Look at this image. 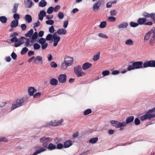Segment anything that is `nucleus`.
Instances as JSON below:
<instances>
[{"instance_id": "obj_53", "label": "nucleus", "mask_w": 155, "mask_h": 155, "mask_svg": "<svg viewBox=\"0 0 155 155\" xmlns=\"http://www.w3.org/2000/svg\"><path fill=\"white\" fill-rule=\"evenodd\" d=\"M127 70L128 71H130L131 70L135 69L134 67L133 63H132V65H129L127 68Z\"/></svg>"}, {"instance_id": "obj_12", "label": "nucleus", "mask_w": 155, "mask_h": 155, "mask_svg": "<svg viewBox=\"0 0 155 155\" xmlns=\"http://www.w3.org/2000/svg\"><path fill=\"white\" fill-rule=\"evenodd\" d=\"M46 15V12L44 10L41 11L38 14V19L40 20H42L43 19V17Z\"/></svg>"}, {"instance_id": "obj_61", "label": "nucleus", "mask_w": 155, "mask_h": 155, "mask_svg": "<svg viewBox=\"0 0 155 155\" xmlns=\"http://www.w3.org/2000/svg\"><path fill=\"white\" fill-rule=\"evenodd\" d=\"M21 28L22 31L25 30L27 28V26L25 24H23L21 25Z\"/></svg>"}, {"instance_id": "obj_39", "label": "nucleus", "mask_w": 155, "mask_h": 155, "mask_svg": "<svg viewBox=\"0 0 155 155\" xmlns=\"http://www.w3.org/2000/svg\"><path fill=\"white\" fill-rule=\"evenodd\" d=\"M98 140V139L97 137L93 138L90 140L89 142L92 143H94L97 141Z\"/></svg>"}, {"instance_id": "obj_10", "label": "nucleus", "mask_w": 155, "mask_h": 155, "mask_svg": "<svg viewBox=\"0 0 155 155\" xmlns=\"http://www.w3.org/2000/svg\"><path fill=\"white\" fill-rule=\"evenodd\" d=\"M67 79V76L64 74H61L58 78L59 81L61 83H64Z\"/></svg>"}, {"instance_id": "obj_17", "label": "nucleus", "mask_w": 155, "mask_h": 155, "mask_svg": "<svg viewBox=\"0 0 155 155\" xmlns=\"http://www.w3.org/2000/svg\"><path fill=\"white\" fill-rule=\"evenodd\" d=\"M45 149L43 147H38L37 150L32 155H37L38 154L45 151Z\"/></svg>"}, {"instance_id": "obj_5", "label": "nucleus", "mask_w": 155, "mask_h": 155, "mask_svg": "<svg viewBox=\"0 0 155 155\" xmlns=\"http://www.w3.org/2000/svg\"><path fill=\"white\" fill-rule=\"evenodd\" d=\"M143 68L155 67V60L146 61L143 63Z\"/></svg>"}, {"instance_id": "obj_1", "label": "nucleus", "mask_w": 155, "mask_h": 155, "mask_svg": "<svg viewBox=\"0 0 155 155\" xmlns=\"http://www.w3.org/2000/svg\"><path fill=\"white\" fill-rule=\"evenodd\" d=\"M155 107L149 110L145 114L142 115L140 117V120L143 121L145 120L150 119L155 117Z\"/></svg>"}, {"instance_id": "obj_47", "label": "nucleus", "mask_w": 155, "mask_h": 155, "mask_svg": "<svg viewBox=\"0 0 155 155\" xmlns=\"http://www.w3.org/2000/svg\"><path fill=\"white\" fill-rule=\"evenodd\" d=\"M116 19V18L115 17L111 16L108 18V21L109 22H113L115 21Z\"/></svg>"}, {"instance_id": "obj_19", "label": "nucleus", "mask_w": 155, "mask_h": 155, "mask_svg": "<svg viewBox=\"0 0 155 155\" xmlns=\"http://www.w3.org/2000/svg\"><path fill=\"white\" fill-rule=\"evenodd\" d=\"M91 66V64L89 62H86L83 64L82 68L83 70H86L90 68Z\"/></svg>"}, {"instance_id": "obj_8", "label": "nucleus", "mask_w": 155, "mask_h": 155, "mask_svg": "<svg viewBox=\"0 0 155 155\" xmlns=\"http://www.w3.org/2000/svg\"><path fill=\"white\" fill-rule=\"evenodd\" d=\"M33 63L36 64H42L43 63L42 57L40 56H38L35 58Z\"/></svg>"}, {"instance_id": "obj_35", "label": "nucleus", "mask_w": 155, "mask_h": 155, "mask_svg": "<svg viewBox=\"0 0 155 155\" xmlns=\"http://www.w3.org/2000/svg\"><path fill=\"white\" fill-rule=\"evenodd\" d=\"M151 13H148L146 12H144L142 13V15L144 18H149L150 17L151 18Z\"/></svg>"}, {"instance_id": "obj_62", "label": "nucleus", "mask_w": 155, "mask_h": 155, "mask_svg": "<svg viewBox=\"0 0 155 155\" xmlns=\"http://www.w3.org/2000/svg\"><path fill=\"white\" fill-rule=\"evenodd\" d=\"M8 140L5 137H0V142H2V141H4V142H7L8 141Z\"/></svg>"}, {"instance_id": "obj_42", "label": "nucleus", "mask_w": 155, "mask_h": 155, "mask_svg": "<svg viewBox=\"0 0 155 155\" xmlns=\"http://www.w3.org/2000/svg\"><path fill=\"white\" fill-rule=\"evenodd\" d=\"M107 25V23L105 21L102 22L99 25L101 28H105Z\"/></svg>"}, {"instance_id": "obj_3", "label": "nucleus", "mask_w": 155, "mask_h": 155, "mask_svg": "<svg viewBox=\"0 0 155 155\" xmlns=\"http://www.w3.org/2000/svg\"><path fill=\"white\" fill-rule=\"evenodd\" d=\"M52 140V139L50 137H44L40 139V142L42 143V146L45 147H47L49 142H51Z\"/></svg>"}, {"instance_id": "obj_32", "label": "nucleus", "mask_w": 155, "mask_h": 155, "mask_svg": "<svg viewBox=\"0 0 155 155\" xmlns=\"http://www.w3.org/2000/svg\"><path fill=\"white\" fill-rule=\"evenodd\" d=\"M148 32L150 35H152L151 37H155V28L153 27Z\"/></svg>"}, {"instance_id": "obj_30", "label": "nucleus", "mask_w": 155, "mask_h": 155, "mask_svg": "<svg viewBox=\"0 0 155 155\" xmlns=\"http://www.w3.org/2000/svg\"><path fill=\"white\" fill-rule=\"evenodd\" d=\"M48 150H52L56 149V146L52 143H50L47 147Z\"/></svg>"}, {"instance_id": "obj_14", "label": "nucleus", "mask_w": 155, "mask_h": 155, "mask_svg": "<svg viewBox=\"0 0 155 155\" xmlns=\"http://www.w3.org/2000/svg\"><path fill=\"white\" fill-rule=\"evenodd\" d=\"M37 91L36 89L33 87H30L28 89V92L30 96L34 95V93Z\"/></svg>"}, {"instance_id": "obj_26", "label": "nucleus", "mask_w": 155, "mask_h": 155, "mask_svg": "<svg viewBox=\"0 0 155 155\" xmlns=\"http://www.w3.org/2000/svg\"><path fill=\"white\" fill-rule=\"evenodd\" d=\"M134 117L133 116H131L127 117L126 120V122L127 124H129L132 122L134 120Z\"/></svg>"}, {"instance_id": "obj_49", "label": "nucleus", "mask_w": 155, "mask_h": 155, "mask_svg": "<svg viewBox=\"0 0 155 155\" xmlns=\"http://www.w3.org/2000/svg\"><path fill=\"white\" fill-rule=\"evenodd\" d=\"M64 147V144L61 143H58L56 146V148L58 149H62Z\"/></svg>"}, {"instance_id": "obj_23", "label": "nucleus", "mask_w": 155, "mask_h": 155, "mask_svg": "<svg viewBox=\"0 0 155 155\" xmlns=\"http://www.w3.org/2000/svg\"><path fill=\"white\" fill-rule=\"evenodd\" d=\"M25 6L28 8L31 7L32 5V2L31 0H27L26 2H25Z\"/></svg>"}, {"instance_id": "obj_31", "label": "nucleus", "mask_w": 155, "mask_h": 155, "mask_svg": "<svg viewBox=\"0 0 155 155\" xmlns=\"http://www.w3.org/2000/svg\"><path fill=\"white\" fill-rule=\"evenodd\" d=\"M18 4L15 3L14 5L13 8L12 9V12L13 13H16L18 11Z\"/></svg>"}, {"instance_id": "obj_22", "label": "nucleus", "mask_w": 155, "mask_h": 155, "mask_svg": "<svg viewBox=\"0 0 155 155\" xmlns=\"http://www.w3.org/2000/svg\"><path fill=\"white\" fill-rule=\"evenodd\" d=\"M54 39L53 45L54 46H56L58 44V42L60 41V38L59 36L56 37H55L54 36V38H53Z\"/></svg>"}, {"instance_id": "obj_51", "label": "nucleus", "mask_w": 155, "mask_h": 155, "mask_svg": "<svg viewBox=\"0 0 155 155\" xmlns=\"http://www.w3.org/2000/svg\"><path fill=\"white\" fill-rule=\"evenodd\" d=\"M91 110L90 109H88L84 111V114L86 115L91 114Z\"/></svg>"}, {"instance_id": "obj_63", "label": "nucleus", "mask_w": 155, "mask_h": 155, "mask_svg": "<svg viewBox=\"0 0 155 155\" xmlns=\"http://www.w3.org/2000/svg\"><path fill=\"white\" fill-rule=\"evenodd\" d=\"M110 14L111 16H116L117 15V13L115 10H111L110 12Z\"/></svg>"}, {"instance_id": "obj_11", "label": "nucleus", "mask_w": 155, "mask_h": 155, "mask_svg": "<svg viewBox=\"0 0 155 155\" xmlns=\"http://www.w3.org/2000/svg\"><path fill=\"white\" fill-rule=\"evenodd\" d=\"M24 38H23L22 37H21V38L19 39H18V40L17 42V43H15L14 45L15 47H17L21 45L24 43Z\"/></svg>"}, {"instance_id": "obj_58", "label": "nucleus", "mask_w": 155, "mask_h": 155, "mask_svg": "<svg viewBox=\"0 0 155 155\" xmlns=\"http://www.w3.org/2000/svg\"><path fill=\"white\" fill-rule=\"evenodd\" d=\"M13 18L15 20H18L20 18V16L18 14L15 13L13 15Z\"/></svg>"}, {"instance_id": "obj_16", "label": "nucleus", "mask_w": 155, "mask_h": 155, "mask_svg": "<svg viewBox=\"0 0 155 155\" xmlns=\"http://www.w3.org/2000/svg\"><path fill=\"white\" fill-rule=\"evenodd\" d=\"M30 40V42L33 43L35 42V40L37 39L38 37V33L37 32H35L34 33H33L32 36Z\"/></svg>"}, {"instance_id": "obj_54", "label": "nucleus", "mask_w": 155, "mask_h": 155, "mask_svg": "<svg viewBox=\"0 0 155 155\" xmlns=\"http://www.w3.org/2000/svg\"><path fill=\"white\" fill-rule=\"evenodd\" d=\"M46 23L47 25H52L54 24V21L53 20H49L46 21Z\"/></svg>"}, {"instance_id": "obj_2", "label": "nucleus", "mask_w": 155, "mask_h": 155, "mask_svg": "<svg viewBox=\"0 0 155 155\" xmlns=\"http://www.w3.org/2000/svg\"><path fill=\"white\" fill-rule=\"evenodd\" d=\"M27 99V97H25L19 98L17 99L15 102H13L11 107V110H14L18 107L23 105L24 101Z\"/></svg>"}, {"instance_id": "obj_33", "label": "nucleus", "mask_w": 155, "mask_h": 155, "mask_svg": "<svg viewBox=\"0 0 155 155\" xmlns=\"http://www.w3.org/2000/svg\"><path fill=\"white\" fill-rule=\"evenodd\" d=\"M47 4L45 0H41L39 2V6L40 7H45Z\"/></svg>"}, {"instance_id": "obj_38", "label": "nucleus", "mask_w": 155, "mask_h": 155, "mask_svg": "<svg viewBox=\"0 0 155 155\" xmlns=\"http://www.w3.org/2000/svg\"><path fill=\"white\" fill-rule=\"evenodd\" d=\"M100 53L98 52L97 54L93 56V60L94 61H95L98 60L100 58Z\"/></svg>"}, {"instance_id": "obj_52", "label": "nucleus", "mask_w": 155, "mask_h": 155, "mask_svg": "<svg viewBox=\"0 0 155 155\" xmlns=\"http://www.w3.org/2000/svg\"><path fill=\"white\" fill-rule=\"evenodd\" d=\"M150 35L148 32L145 35L144 38V40L145 41L148 40L150 38Z\"/></svg>"}, {"instance_id": "obj_64", "label": "nucleus", "mask_w": 155, "mask_h": 155, "mask_svg": "<svg viewBox=\"0 0 155 155\" xmlns=\"http://www.w3.org/2000/svg\"><path fill=\"white\" fill-rule=\"evenodd\" d=\"M48 46V44L45 43L44 44L41 45V47L42 49H45L47 48Z\"/></svg>"}, {"instance_id": "obj_6", "label": "nucleus", "mask_w": 155, "mask_h": 155, "mask_svg": "<svg viewBox=\"0 0 155 155\" xmlns=\"http://www.w3.org/2000/svg\"><path fill=\"white\" fill-rule=\"evenodd\" d=\"M135 69L142 68L143 67V63L141 61L134 62L133 63Z\"/></svg>"}, {"instance_id": "obj_36", "label": "nucleus", "mask_w": 155, "mask_h": 155, "mask_svg": "<svg viewBox=\"0 0 155 155\" xmlns=\"http://www.w3.org/2000/svg\"><path fill=\"white\" fill-rule=\"evenodd\" d=\"M0 21L3 23H5L7 22V18L5 16H1L0 17Z\"/></svg>"}, {"instance_id": "obj_48", "label": "nucleus", "mask_w": 155, "mask_h": 155, "mask_svg": "<svg viewBox=\"0 0 155 155\" xmlns=\"http://www.w3.org/2000/svg\"><path fill=\"white\" fill-rule=\"evenodd\" d=\"M98 35L99 37L104 38L107 39L108 38V37L106 35L102 33H99Z\"/></svg>"}, {"instance_id": "obj_44", "label": "nucleus", "mask_w": 155, "mask_h": 155, "mask_svg": "<svg viewBox=\"0 0 155 155\" xmlns=\"http://www.w3.org/2000/svg\"><path fill=\"white\" fill-rule=\"evenodd\" d=\"M130 25L132 27H136L138 26V24L137 23H135L133 21H131L130 23Z\"/></svg>"}, {"instance_id": "obj_46", "label": "nucleus", "mask_w": 155, "mask_h": 155, "mask_svg": "<svg viewBox=\"0 0 155 155\" xmlns=\"http://www.w3.org/2000/svg\"><path fill=\"white\" fill-rule=\"evenodd\" d=\"M54 8L52 7H49L47 10V13L48 14H51L54 10Z\"/></svg>"}, {"instance_id": "obj_15", "label": "nucleus", "mask_w": 155, "mask_h": 155, "mask_svg": "<svg viewBox=\"0 0 155 155\" xmlns=\"http://www.w3.org/2000/svg\"><path fill=\"white\" fill-rule=\"evenodd\" d=\"M128 24L127 22H124L120 24L117 26L119 29L126 28L128 26Z\"/></svg>"}, {"instance_id": "obj_21", "label": "nucleus", "mask_w": 155, "mask_h": 155, "mask_svg": "<svg viewBox=\"0 0 155 155\" xmlns=\"http://www.w3.org/2000/svg\"><path fill=\"white\" fill-rule=\"evenodd\" d=\"M62 119H61V121L59 120L56 121L54 122H52L49 123V125L50 126H57L61 124L62 123Z\"/></svg>"}, {"instance_id": "obj_57", "label": "nucleus", "mask_w": 155, "mask_h": 155, "mask_svg": "<svg viewBox=\"0 0 155 155\" xmlns=\"http://www.w3.org/2000/svg\"><path fill=\"white\" fill-rule=\"evenodd\" d=\"M134 122L136 125H137L140 124V121L139 118H136L134 120Z\"/></svg>"}, {"instance_id": "obj_40", "label": "nucleus", "mask_w": 155, "mask_h": 155, "mask_svg": "<svg viewBox=\"0 0 155 155\" xmlns=\"http://www.w3.org/2000/svg\"><path fill=\"white\" fill-rule=\"evenodd\" d=\"M33 48L34 50H38L40 48L41 46L38 44L35 43L33 45Z\"/></svg>"}, {"instance_id": "obj_28", "label": "nucleus", "mask_w": 155, "mask_h": 155, "mask_svg": "<svg viewBox=\"0 0 155 155\" xmlns=\"http://www.w3.org/2000/svg\"><path fill=\"white\" fill-rule=\"evenodd\" d=\"M24 39L26 40V41L25 42V46L26 47H28L29 46H31L32 45V44H30L29 42L30 41L29 38H26L24 37H22Z\"/></svg>"}, {"instance_id": "obj_13", "label": "nucleus", "mask_w": 155, "mask_h": 155, "mask_svg": "<svg viewBox=\"0 0 155 155\" xmlns=\"http://www.w3.org/2000/svg\"><path fill=\"white\" fill-rule=\"evenodd\" d=\"M72 144V141L71 140H67L64 143V147L65 148H67L70 147Z\"/></svg>"}, {"instance_id": "obj_60", "label": "nucleus", "mask_w": 155, "mask_h": 155, "mask_svg": "<svg viewBox=\"0 0 155 155\" xmlns=\"http://www.w3.org/2000/svg\"><path fill=\"white\" fill-rule=\"evenodd\" d=\"M110 72L108 70H106L104 71H103L102 73V74L104 76H106L108 75L109 74Z\"/></svg>"}, {"instance_id": "obj_27", "label": "nucleus", "mask_w": 155, "mask_h": 155, "mask_svg": "<svg viewBox=\"0 0 155 155\" xmlns=\"http://www.w3.org/2000/svg\"><path fill=\"white\" fill-rule=\"evenodd\" d=\"M149 44L150 46H154L155 45V37H151L149 40Z\"/></svg>"}, {"instance_id": "obj_43", "label": "nucleus", "mask_w": 155, "mask_h": 155, "mask_svg": "<svg viewBox=\"0 0 155 155\" xmlns=\"http://www.w3.org/2000/svg\"><path fill=\"white\" fill-rule=\"evenodd\" d=\"M68 65L64 61L62 64L61 65V68L63 70L66 69L67 67L68 66Z\"/></svg>"}, {"instance_id": "obj_37", "label": "nucleus", "mask_w": 155, "mask_h": 155, "mask_svg": "<svg viewBox=\"0 0 155 155\" xmlns=\"http://www.w3.org/2000/svg\"><path fill=\"white\" fill-rule=\"evenodd\" d=\"M125 44L127 45H133V41L131 39H128L125 41Z\"/></svg>"}, {"instance_id": "obj_25", "label": "nucleus", "mask_w": 155, "mask_h": 155, "mask_svg": "<svg viewBox=\"0 0 155 155\" xmlns=\"http://www.w3.org/2000/svg\"><path fill=\"white\" fill-rule=\"evenodd\" d=\"M66 32V30L64 28H61L57 31V33L58 35H65Z\"/></svg>"}, {"instance_id": "obj_24", "label": "nucleus", "mask_w": 155, "mask_h": 155, "mask_svg": "<svg viewBox=\"0 0 155 155\" xmlns=\"http://www.w3.org/2000/svg\"><path fill=\"white\" fill-rule=\"evenodd\" d=\"M24 18L26 21L28 23H30L32 21V18L31 16L29 15H26Z\"/></svg>"}, {"instance_id": "obj_7", "label": "nucleus", "mask_w": 155, "mask_h": 155, "mask_svg": "<svg viewBox=\"0 0 155 155\" xmlns=\"http://www.w3.org/2000/svg\"><path fill=\"white\" fill-rule=\"evenodd\" d=\"M102 2L101 0H99L97 2L95 3L93 5V10L94 11H96L98 10L100 6L101 5Z\"/></svg>"}, {"instance_id": "obj_55", "label": "nucleus", "mask_w": 155, "mask_h": 155, "mask_svg": "<svg viewBox=\"0 0 155 155\" xmlns=\"http://www.w3.org/2000/svg\"><path fill=\"white\" fill-rule=\"evenodd\" d=\"M53 38L52 35L51 34H48L46 38V40L49 41L51 40Z\"/></svg>"}, {"instance_id": "obj_9", "label": "nucleus", "mask_w": 155, "mask_h": 155, "mask_svg": "<svg viewBox=\"0 0 155 155\" xmlns=\"http://www.w3.org/2000/svg\"><path fill=\"white\" fill-rule=\"evenodd\" d=\"M73 58L67 56L65 58L64 61L69 66L73 64Z\"/></svg>"}, {"instance_id": "obj_34", "label": "nucleus", "mask_w": 155, "mask_h": 155, "mask_svg": "<svg viewBox=\"0 0 155 155\" xmlns=\"http://www.w3.org/2000/svg\"><path fill=\"white\" fill-rule=\"evenodd\" d=\"M50 83L51 85H56L58 83V81L56 79L53 78L51 79Z\"/></svg>"}, {"instance_id": "obj_56", "label": "nucleus", "mask_w": 155, "mask_h": 155, "mask_svg": "<svg viewBox=\"0 0 155 155\" xmlns=\"http://www.w3.org/2000/svg\"><path fill=\"white\" fill-rule=\"evenodd\" d=\"M50 65L51 67L56 68L57 66V64L54 61H51L50 63Z\"/></svg>"}, {"instance_id": "obj_4", "label": "nucleus", "mask_w": 155, "mask_h": 155, "mask_svg": "<svg viewBox=\"0 0 155 155\" xmlns=\"http://www.w3.org/2000/svg\"><path fill=\"white\" fill-rule=\"evenodd\" d=\"M74 72L78 77H82L85 74V73L82 71L81 67L79 65L74 68Z\"/></svg>"}, {"instance_id": "obj_50", "label": "nucleus", "mask_w": 155, "mask_h": 155, "mask_svg": "<svg viewBox=\"0 0 155 155\" xmlns=\"http://www.w3.org/2000/svg\"><path fill=\"white\" fill-rule=\"evenodd\" d=\"M58 17L60 19H62L64 17V13L61 12H59L58 14Z\"/></svg>"}, {"instance_id": "obj_41", "label": "nucleus", "mask_w": 155, "mask_h": 155, "mask_svg": "<svg viewBox=\"0 0 155 155\" xmlns=\"http://www.w3.org/2000/svg\"><path fill=\"white\" fill-rule=\"evenodd\" d=\"M28 51V49L26 47H25L22 48L21 52V54L22 55L25 54Z\"/></svg>"}, {"instance_id": "obj_45", "label": "nucleus", "mask_w": 155, "mask_h": 155, "mask_svg": "<svg viewBox=\"0 0 155 155\" xmlns=\"http://www.w3.org/2000/svg\"><path fill=\"white\" fill-rule=\"evenodd\" d=\"M46 39L43 38H41L38 41V42L39 44L41 45L45 43Z\"/></svg>"}, {"instance_id": "obj_59", "label": "nucleus", "mask_w": 155, "mask_h": 155, "mask_svg": "<svg viewBox=\"0 0 155 155\" xmlns=\"http://www.w3.org/2000/svg\"><path fill=\"white\" fill-rule=\"evenodd\" d=\"M11 56L14 60H15L17 58V55L16 53L13 52L11 54Z\"/></svg>"}, {"instance_id": "obj_20", "label": "nucleus", "mask_w": 155, "mask_h": 155, "mask_svg": "<svg viewBox=\"0 0 155 155\" xmlns=\"http://www.w3.org/2000/svg\"><path fill=\"white\" fill-rule=\"evenodd\" d=\"M18 24V20H13L11 22L10 26L12 28H14L17 27Z\"/></svg>"}, {"instance_id": "obj_29", "label": "nucleus", "mask_w": 155, "mask_h": 155, "mask_svg": "<svg viewBox=\"0 0 155 155\" xmlns=\"http://www.w3.org/2000/svg\"><path fill=\"white\" fill-rule=\"evenodd\" d=\"M33 30L32 29H31L29 31H28L27 33L25 34V36L27 37H31L33 33Z\"/></svg>"}, {"instance_id": "obj_18", "label": "nucleus", "mask_w": 155, "mask_h": 155, "mask_svg": "<svg viewBox=\"0 0 155 155\" xmlns=\"http://www.w3.org/2000/svg\"><path fill=\"white\" fill-rule=\"evenodd\" d=\"M146 21V18H140L137 21V22L138 25H141L144 24Z\"/></svg>"}]
</instances>
